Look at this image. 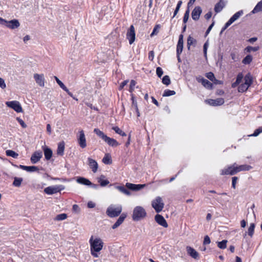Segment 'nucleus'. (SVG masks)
I'll return each mask as SVG.
<instances>
[{
	"label": "nucleus",
	"mask_w": 262,
	"mask_h": 262,
	"mask_svg": "<svg viewBox=\"0 0 262 262\" xmlns=\"http://www.w3.org/2000/svg\"><path fill=\"white\" fill-rule=\"evenodd\" d=\"M16 120H17V121L19 123V124L21 125V126L23 128L27 127V125L26 124V123L24 122V121L21 119H20L19 117H17V118H16Z\"/></svg>",
	"instance_id": "nucleus-55"
},
{
	"label": "nucleus",
	"mask_w": 262,
	"mask_h": 262,
	"mask_svg": "<svg viewBox=\"0 0 262 262\" xmlns=\"http://www.w3.org/2000/svg\"><path fill=\"white\" fill-rule=\"evenodd\" d=\"M233 168L234 169V172L231 173V174H236V173L242 171H249L252 168V167L249 165H242L239 166H236L235 164H233Z\"/></svg>",
	"instance_id": "nucleus-13"
},
{
	"label": "nucleus",
	"mask_w": 262,
	"mask_h": 262,
	"mask_svg": "<svg viewBox=\"0 0 262 262\" xmlns=\"http://www.w3.org/2000/svg\"><path fill=\"white\" fill-rule=\"evenodd\" d=\"M23 181V179L21 178L14 177L13 185L18 187L20 186Z\"/></svg>",
	"instance_id": "nucleus-33"
},
{
	"label": "nucleus",
	"mask_w": 262,
	"mask_h": 262,
	"mask_svg": "<svg viewBox=\"0 0 262 262\" xmlns=\"http://www.w3.org/2000/svg\"><path fill=\"white\" fill-rule=\"evenodd\" d=\"M67 217V215L66 213H61L58 214L56 216L54 219L55 221H63L66 219Z\"/></svg>",
	"instance_id": "nucleus-37"
},
{
	"label": "nucleus",
	"mask_w": 262,
	"mask_h": 262,
	"mask_svg": "<svg viewBox=\"0 0 262 262\" xmlns=\"http://www.w3.org/2000/svg\"><path fill=\"white\" fill-rule=\"evenodd\" d=\"M202 13V9L200 7H196L193 10L191 16H200Z\"/></svg>",
	"instance_id": "nucleus-31"
},
{
	"label": "nucleus",
	"mask_w": 262,
	"mask_h": 262,
	"mask_svg": "<svg viewBox=\"0 0 262 262\" xmlns=\"http://www.w3.org/2000/svg\"><path fill=\"white\" fill-rule=\"evenodd\" d=\"M126 216L121 215L117 220V222L113 225L112 228L115 229L118 227L124 221Z\"/></svg>",
	"instance_id": "nucleus-28"
},
{
	"label": "nucleus",
	"mask_w": 262,
	"mask_h": 262,
	"mask_svg": "<svg viewBox=\"0 0 262 262\" xmlns=\"http://www.w3.org/2000/svg\"><path fill=\"white\" fill-rule=\"evenodd\" d=\"M178 44L183 45V36L182 34L179 36Z\"/></svg>",
	"instance_id": "nucleus-61"
},
{
	"label": "nucleus",
	"mask_w": 262,
	"mask_h": 262,
	"mask_svg": "<svg viewBox=\"0 0 262 262\" xmlns=\"http://www.w3.org/2000/svg\"><path fill=\"white\" fill-rule=\"evenodd\" d=\"M0 24L11 29L17 28L20 25L19 21L17 19H14L11 20H6L2 17H0Z\"/></svg>",
	"instance_id": "nucleus-5"
},
{
	"label": "nucleus",
	"mask_w": 262,
	"mask_h": 262,
	"mask_svg": "<svg viewBox=\"0 0 262 262\" xmlns=\"http://www.w3.org/2000/svg\"><path fill=\"white\" fill-rule=\"evenodd\" d=\"M151 206L155 210L156 212H160L164 207V203L162 198L160 196H157L152 201Z\"/></svg>",
	"instance_id": "nucleus-4"
},
{
	"label": "nucleus",
	"mask_w": 262,
	"mask_h": 262,
	"mask_svg": "<svg viewBox=\"0 0 262 262\" xmlns=\"http://www.w3.org/2000/svg\"><path fill=\"white\" fill-rule=\"evenodd\" d=\"M238 17H231V18L226 23L225 26L222 28L221 34H222L229 26H230Z\"/></svg>",
	"instance_id": "nucleus-29"
},
{
	"label": "nucleus",
	"mask_w": 262,
	"mask_h": 262,
	"mask_svg": "<svg viewBox=\"0 0 262 262\" xmlns=\"http://www.w3.org/2000/svg\"><path fill=\"white\" fill-rule=\"evenodd\" d=\"M162 82L164 84L168 85L170 83V79L168 76L165 75L162 79Z\"/></svg>",
	"instance_id": "nucleus-44"
},
{
	"label": "nucleus",
	"mask_w": 262,
	"mask_h": 262,
	"mask_svg": "<svg viewBox=\"0 0 262 262\" xmlns=\"http://www.w3.org/2000/svg\"><path fill=\"white\" fill-rule=\"evenodd\" d=\"M90 245L91 254L94 257H98V252H100L103 248L104 243L102 240L99 237H94L92 236L89 240Z\"/></svg>",
	"instance_id": "nucleus-1"
},
{
	"label": "nucleus",
	"mask_w": 262,
	"mask_h": 262,
	"mask_svg": "<svg viewBox=\"0 0 262 262\" xmlns=\"http://www.w3.org/2000/svg\"><path fill=\"white\" fill-rule=\"evenodd\" d=\"M156 73L159 77H161L163 73L162 68H161L160 67L157 68Z\"/></svg>",
	"instance_id": "nucleus-53"
},
{
	"label": "nucleus",
	"mask_w": 262,
	"mask_h": 262,
	"mask_svg": "<svg viewBox=\"0 0 262 262\" xmlns=\"http://www.w3.org/2000/svg\"><path fill=\"white\" fill-rule=\"evenodd\" d=\"M182 2L181 1H179L178 2L176 9L174 10L173 16H175L177 14V13L179 11V9L182 5Z\"/></svg>",
	"instance_id": "nucleus-48"
},
{
	"label": "nucleus",
	"mask_w": 262,
	"mask_h": 262,
	"mask_svg": "<svg viewBox=\"0 0 262 262\" xmlns=\"http://www.w3.org/2000/svg\"><path fill=\"white\" fill-rule=\"evenodd\" d=\"M232 167H234L233 165H232L230 166H229L227 168H225V169H223L221 171V175H228V174L234 175V174H231L232 172H234V169Z\"/></svg>",
	"instance_id": "nucleus-25"
},
{
	"label": "nucleus",
	"mask_w": 262,
	"mask_h": 262,
	"mask_svg": "<svg viewBox=\"0 0 262 262\" xmlns=\"http://www.w3.org/2000/svg\"><path fill=\"white\" fill-rule=\"evenodd\" d=\"M131 96H132V105H133V106H134L135 107V109L136 110L138 111L137 102L135 100V96L134 94H132L131 95Z\"/></svg>",
	"instance_id": "nucleus-49"
},
{
	"label": "nucleus",
	"mask_w": 262,
	"mask_h": 262,
	"mask_svg": "<svg viewBox=\"0 0 262 262\" xmlns=\"http://www.w3.org/2000/svg\"><path fill=\"white\" fill-rule=\"evenodd\" d=\"M237 179L238 178L236 177H234L232 178V186L234 189L235 188Z\"/></svg>",
	"instance_id": "nucleus-57"
},
{
	"label": "nucleus",
	"mask_w": 262,
	"mask_h": 262,
	"mask_svg": "<svg viewBox=\"0 0 262 262\" xmlns=\"http://www.w3.org/2000/svg\"><path fill=\"white\" fill-rule=\"evenodd\" d=\"M160 27H160V25H157L155 27V28H154L152 33H151L150 36L152 37L154 35H157L158 33V32H159V30L160 29Z\"/></svg>",
	"instance_id": "nucleus-45"
},
{
	"label": "nucleus",
	"mask_w": 262,
	"mask_h": 262,
	"mask_svg": "<svg viewBox=\"0 0 262 262\" xmlns=\"http://www.w3.org/2000/svg\"><path fill=\"white\" fill-rule=\"evenodd\" d=\"M252 60V57L250 55H247L243 60V63L247 64H249Z\"/></svg>",
	"instance_id": "nucleus-39"
},
{
	"label": "nucleus",
	"mask_w": 262,
	"mask_h": 262,
	"mask_svg": "<svg viewBox=\"0 0 262 262\" xmlns=\"http://www.w3.org/2000/svg\"><path fill=\"white\" fill-rule=\"evenodd\" d=\"M261 133H262V127L256 129L254 131V133L252 135H250V136L256 137V136H257Z\"/></svg>",
	"instance_id": "nucleus-51"
},
{
	"label": "nucleus",
	"mask_w": 262,
	"mask_h": 262,
	"mask_svg": "<svg viewBox=\"0 0 262 262\" xmlns=\"http://www.w3.org/2000/svg\"><path fill=\"white\" fill-rule=\"evenodd\" d=\"M186 251L187 254L192 258L195 259H198L199 258V254L194 248L190 246H187Z\"/></svg>",
	"instance_id": "nucleus-17"
},
{
	"label": "nucleus",
	"mask_w": 262,
	"mask_h": 262,
	"mask_svg": "<svg viewBox=\"0 0 262 262\" xmlns=\"http://www.w3.org/2000/svg\"><path fill=\"white\" fill-rule=\"evenodd\" d=\"M33 78L38 85L44 87L45 85V78L43 74L35 73L33 75Z\"/></svg>",
	"instance_id": "nucleus-11"
},
{
	"label": "nucleus",
	"mask_w": 262,
	"mask_h": 262,
	"mask_svg": "<svg viewBox=\"0 0 262 262\" xmlns=\"http://www.w3.org/2000/svg\"><path fill=\"white\" fill-rule=\"evenodd\" d=\"M146 216V212L141 206H136L133 210L132 218L134 221H139Z\"/></svg>",
	"instance_id": "nucleus-3"
},
{
	"label": "nucleus",
	"mask_w": 262,
	"mask_h": 262,
	"mask_svg": "<svg viewBox=\"0 0 262 262\" xmlns=\"http://www.w3.org/2000/svg\"><path fill=\"white\" fill-rule=\"evenodd\" d=\"M112 129L114 130L116 133L120 135L121 136L124 137L126 136L125 133L123 132L119 127L118 126H113L112 127Z\"/></svg>",
	"instance_id": "nucleus-34"
},
{
	"label": "nucleus",
	"mask_w": 262,
	"mask_h": 262,
	"mask_svg": "<svg viewBox=\"0 0 262 262\" xmlns=\"http://www.w3.org/2000/svg\"><path fill=\"white\" fill-rule=\"evenodd\" d=\"M136 84V82L134 80H132L130 81V85H129V91L130 93H133V92L134 91L135 86Z\"/></svg>",
	"instance_id": "nucleus-46"
},
{
	"label": "nucleus",
	"mask_w": 262,
	"mask_h": 262,
	"mask_svg": "<svg viewBox=\"0 0 262 262\" xmlns=\"http://www.w3.org/2000/svg\"><path fill=\"white\" fill-rule=\"evenodd\" d=\"M206 76L211 81H217V80L215 79L214 75L213 73L212 72H208L206 74Z\"/></svg>",
	"instance_id": "nucleus-42"
},
{
	"label": "nucleus",
	"mask_w": 262,
	"mask_h": 262,
	"mask_svg": "<svg viewBox=\"0 0 262 262\" xmlns=\"http://www.w3.org/2000/svg\"><path fill=\"white\" fill-rule=\"evenodd\" d=\"M258 49H259L258 47H251V46H248L245 49V50L248 52H251L252 51H254V52L257 51V50H258Z\"/></svg>",
	"instance_id": "nucleus-47"
},
{
	"label": "nucleus",
	"mask_w": 262,
	"mask_h": 262,
	"mask_svg": "<svg viewBox=\"0 0 262 262\" xmlns=\"http://www.w3.org/2000/svg\"><path fill=\"white\" fill-rule=\"evenodd\" d=\"M65 148V144L63 141L60 142L58 144V148L57 149V155L62 156L64 154Z\"/></svg>",
	"instance_id": "nucleus-22"
},
{
	"label": "nucleus",
	"mask_w": 262,
	"mask_h": 262,
	"mask_svg": "<svg viewBox=\"0 0 262 262\" xmlns=\"http://www.w3.org/2000/svg\"><path fill=\"white\" fill-rule=\"evenodd\" d=\"M19 167L21 169L26 170L28 172H34L38 170V168L35 166H28L20 165Z\"/></svg>",
	"instance_id": "nucleus-24"
},
{
	"label": "nucleus",
	"mask_w": 262,
	"mask_h": 262,
	"mask_svg": "<svg viewBox=\"0 0 262 262\" xmlns=\"http://www.w3.org/2000/svg\"><path fill=\"white\" fill-rule=\"evenodd\" d=\"M7 156L12 157L14 158H17L18 154L12 150H7L6 151Z\"/></svg>",
	"instance_id": "nucleus-36"
},
{
	"label": "nucleus",
	"mask_w": 262,
	"mask_h": 262,
	"mask_svg": "<svg viewBox=\"0 0 262 262\" xmlns=\"http://www.w3.org/2000/svg\"><path fill=\"white\" fill-rule=\"evenodd\" d=\"M149 59L150 60H152L154 58V52L153 51H150L149 53V56H148Z\"/></svg>",
	"instance_id": "nucleus-63"
},
{
	"label": "nucleus",
	"mask_w": 262,
	"mask_h": 262,
	"mask_svg": "<svg viewBox=\"0 0 262 262\" xmlns=\"http://www.w3.org/2000/svg\"><path fill=\"white\" fill-rule=\"evenodd\" d=\"M128 82V80H124V81H123L120 85L119 90H122L124 88V86L127 84Z\"/></svg>",
	"instance_id": "nucleus-59"
},
{
	"label": "nucleus",
	"mask_w": 262,
	"mask_h": 262,
	"mask_svg": "<svg viewBox=\"0 0 262 262\" xmlns=\"http://www.w3.org/2000/svg\"><path fill=\"white\" fill-rule=\"evenodd\" d=\"M121 211V206H118L117 207L110 206L107 208L106 213L108 216L114 217L118 216Z\"/></svg>",
	"instance_id": "nucleus-7"
},
{
	"label": "nucleus",
	"mask_w": 262,
	"mask_h": 262,
	"mask_svg": "<svg viewBox=\"0 0 262 262\" xmlns=\"http://www.w3.org/2000/svg\"><path fill=\"white\" fill-rule=\"evenodd\" d=\"M94 132L110 146L116 147L119 145V143L115 139L107 136L99 129L95 128Z\"/></svg>",
	"instance_id": "nucleus-2"
},
{
	"label": "nucleus",
	"mask_w": 262,
	"mask_h": 262,
	"mask_svg": "<svg viewBox=\"0 0 262 262\" xmlns=\"http://www.w3.org/2000/svg\"><path fill=\"white\" fill-rule=\"evenodd\" d=\"M6 104L8 107L12 108L17 113H21L23 112L22 107L20 103L17 101H7Z\"/></svg>",
	"instance_id": "nucleus-9"
},
{
	"label": "nucleus",
	"mask_w": 262,
	"mask_h": 262,
	"mask_svg": "<svg viewBox=\"0 0 262 262\" xmlns=\"http://www.w3.org/2000/svg\"><path fill=\"white\" fill-rule=\"evenodd\" d=\"M183 48V45L178 44L177 47V54H181L182 52Z\"/></svg>",
	"instance_id": "nucleus-52"
},
{
	"label": "nucleus",
	"mask_w": 262,
	"mask_h": 262,
	"mask_svg": "<svg viewBox=\"0 0 262 262\" xmlns=\"http://www.w3.org/2000/svg\"><path fill=\"white\" fill-rule=\"evenodd\" d=\"M196 80L199 82H200L206 88L208 89H212L213 88L212 84L208 80L205 79L202 76L196 77Z\"/></svg>",
	"instance_id": "nucleus-16"
},
{
	"label": "nucleus",
	"mask_w": 262,
	"mask_h": 262,
	"mask_svg": "<svg viewBox=\"0 0 262 262\" xmlns=\"http://www.w3.org/2000/svg\"><path fill=\"white\" fill-rule=\"evenodd\" d=\"M254 228H255L254 224L251 223L250 225V227L248 228V234L251 237H252L254 234Z\"/></svg>",
	"instance_id": "nucleus-38"
},
{
	"label": "nucleus",
	"mask_w": 262,
	"mask_h": 262,
	"mask_svg": "<svg viewBox=\"0 0 262 262\" xmlns=\"http://www.w3.org/2000/svg\"><path fill=\"white\" fill-rule=\"evenodd\" d=\"M210 242H211V241H210L209 237L208 235H206L204 237L203 244L204 245H208L210 243Z\"/></svg>",
	"instance_id": "nucleus-56"
},
{
	"label": "nucleus",
	"mask_w": 262,
	"mask_h": 262,
	"mask_svg": "<svg viewBox=\"0 0 262 262\" xmlns=\"http://www.w3.org/2000/svg\"><path fill=\"white\" fill-rule=\"evenodd\" d=\"M88 207L89 208H94L95 207V204L92 201H90L88 203Z\"/></svg>",
	"instance_id": "nucleus-60"
},
{
	"label": "nucleus",
	"mask_w": 262,
	"mask_h": 262,
	"mask_svg": "<svg viewBox=\"0 0 262 262\" xmlns=\"http://www.w3.org/2000/svg\"><path fill=\"white\" fill-rule=\"evenodd\" d=\"M155 221L160 225L166 228L168 227V224L164 218V217L160 214H157L155 217Z\"/></svg>",
	"instance_id": "nucleus-18"
},
{
	"label": "nucleus",
	"mask_w": 262,
	"mask_h": 262,
	"mask_svg": "<svg viewBox=\"0 0 262 262\" xmlns=\"http://www.w3.org/2000/svg\"><path fill=\"white\" fill-rule=\"evenodd\" d=\"M125 186L133 191H139L145 186V184H135L130 183H126Z\"/></svg>",
	"instance_id": "nucleus-15"
},
{
	"label": "nucleus",
	"mask_w": 262,
	"mask_h": 262,
	"mask_svg": "<svg viewBox=\"0 0 262 262\" xmlns=\"http://www.w3.org/2000/svg\"><path fill=\"white\" fill-rule=\"evenodd\" d=\"M205 102L212 106H219L224 104V99L222 98H219L216 99H208L206 100Z\"/></svg>",
	"instance_id": "nucleus-14"
},
{
	"label": "nucleus",
	"mask_w": 262,
	"mask_h": 262,
	"mask_svg": "<svg viewBox=\"0 0 262 262\" xmlns=\"http://www.w3.org/2000/svg\"><path fill=\"white\" fill-rule=\"evenodd\" d=\"M30 39V36L28 35H26L24 38H23V41L25 43H27V42L28 41H29V40Z\"/></svg>",
	"instance_id": "nucleus-64"
},
{
	"label": "nucleus",
	"mask_w": 262,
	"mask_h": 262,
	"mask_svg": "<svg viewBox=\"0 0 262 262\" xmlns=\"http://www.w3.org/2000/svg\"><path fill=\"white\" fill-rule=\"evenodd\" d=\"M126 38L129 41L130 45L133 44L136 39L135 29L133 25H131L127 31Z\"/></svg>",
	"instance_id": "nucleus-10"
},
{
	"label": "nucleus",
	"mask_w": 262,
	"mask_h": 262,
	"mask_svg": "<svg viewBox=\"0 0 262 262\" xmlns=\"http://www.w3.org/2000/svg\"><path fill=\"white\" fill-rule=\"evenodd\" d=\"M225 6V3L223 1L221 0L218 3H217L214 7V11L216 13H219L222 11L223 8Z\"/></svg>",
	"instance_id": "nucleus-26"
},
{
	"label": "nucleus",
	"mask_w": 262,
	"mask_h": 262,
	"mask_svg": "<svg viewBox=\"0 0 262 262\" xmlns=\"http://www.w3.org/2000/svg\"><path fill=\"white\" fill-rule=\"evenodd\" d=\"M42 156V152L40 151H37L33 153L31 157V161L32 163L35 164L37 163Z\"/></svg>",
	"instance_id": "nucleus-19"
},
{
	"label": "nucleus",
	"mask_w": 262,
	"mask_h": 262,
	"mask_svg": "<svg viewBox=\"0 0 262 262\" xmlns=\"http://www.w3.org/2000/svg\"><path fill=\"white\" fill-rule=\"evenodd\" d=\"M79 135L77 136V141L79 146L84 148L86 146V138L83 130L79 132Z\"/></svg>",
	"instance_id": "nucleus-12"
},
{
	"label": "nucleus",
	"mask_w": 262,
	"mask_h": 262,
	"mask_svg": "<svg viewBox=\"0 0 262 262\" xmlns=\"http://www.w3.org/2000/svg\"><path fill=\"white\" fill-rule=\"evenodd\" d=\"M43 149L45 159L47 160H50V159L51 158V157L52 156V154H53L52 150L50 148H49L46 146L43 147Z\"/></svg>",
	"instance_id": "nucleus-23"
},
{
	"label": "nucleus",
	"mask_w": 262,
	"mask_h": 262,
	"mask_svg": "<svg viewBox=\"0 0 262 262\" xmlns=\"http://www.w3.org/2000/svg\"><path fill=\"white\" fill-rule=\"evenodd\" d=\"M89 165L94 173L97 171L98 165L97 162L91 158H88Z\"/></svg>",
	"instance_id": "nucleus-20"
},
{
	"label": "nucleus",
	"mask_w": 262,
	"mask_h": 262,
	"mask_svg": "<svg viewBox=\"0 0 262 262\" xmlns=\"http://www.w3.org/2000/svg\"><path fill=\"white\" fill-rule=\"evenodd\" d=\"M196 43V40L194 39L193 37L191 36H189L187 38V46L188 47V49H189V47L190 46H195Z\"/></svg>",
	"instance_id": "nucleus-35"
},
{
	"label": "nucleus",
	"mask_w": 262,
	"mask_h": 262,
	"mask_svg": "<svg viewBox=\"0 0 262 262\" xmlns=\"http://www.w3.org/2000/svg\"><path fill=\"white\" fill-rule=\"evenodd\" d=\"M105 178V177L104 175H101L99 178H98V182L102 187H104L110 183V182Z\"/></svg>",
	"instance_id": "nucleus-27"
},
{
	"label": "nucleus",
	"mask_w": 262,
	"mask_h": 262,
	"mask_svg": "<svg viewBox=\"0 0 262 262\" xmlns=\"http://www.w3.org/2000/svg\"><path fill=\"white\" fill-rule=\"evenodd\" d=\"M0 88L2 89H5L6 88V84L4 79L0 77Z\"/></svg>",
	"instance_id": "nucleus-54"
},
{
	"label": "nucleus",
	"mask_w": 262,
	"mask_h": 262,
	"mask_svg": "<svg viewBox=\"0 0 262 262\" xmlns=\"http://www.w3.org/2000/svg\"><path fill=\"white\" fill-rule=\"evenodd\" d=\"M243 78V75L242 74V73H239L237 76L236 81L238 83H240Z\"/></svg>",
	"instance_id": "nucleus-58"
},
{
	"label": "nucleus",
	"mask_w": 262,
	"mask_h": 262,
	"mask_svg": "<svg viewBox=\"0 0 262 262\" xmlns=\"http://www.w3.org/2000/svg\"><path fill=\"white\" fill-rule=\"evenodd\" d=\"M244 14V12L243 10H240L236 13H235L232 16H240Z\"/></svg>",
	"instance_id": "nucleus-62"
},
{
	"label": "nucleus",
	"mask_w": 262,
	"mask_h": 262,
	"mask_svg": "<svg viewBox=\"0 0 262 262\" xmlns=\"http://www.w3.org/2000/svg\"><path fill=\"white\" fill-rule=\"evenodd\" d=\"M55 79L57 83L59 84L61 89H62L64 91H68L67 88L57 77L55 76Z\"/></svg>",
	"instance_id": "nucleus-43"
},
{
	"label": "nucleus",
	"mask_w": 262,
	"mask_h": 262,
	"mask_svg": "<svg viewBox=\"0 0 262 262\" xmlns=\"http://www.w3.org/2000/svg\"><path fill=\"white\" fill-rule=\"evenodd\" d=\"M227 240H223L222 242H220L217 243V246L222 249H224L227 247Z\"/></svg>",
	"instance_id": "nucleus-41"
},
{
	"label": "nucleus",
	"mask_w": 262,
	"mask_h": 262,
	"mask_svg": "<svg viewBox=\"0 0 262 262\" xmlns=\"http://www.w3.org/2000/svg\"><path fill=\"white\" fill-rule=\"evenodd\" d=\"M115 188L127 195H130L131 194L130 192L123 186H116Z\"/></svg>",
	"instance_id": "nucleus-30"
},
{
	"label": "nucleus",
	"mask_w": 262,
	"mask_h": 262,
	"mask_svg": "<svg viewBox=\"0 0 262 262\" xmlns=\"http://www.w3.org/2000/svg\"><path fill=\"white\" fill-rule=\"evenodd\" d=\"M262 11V0L260 1L256 5L254 9L251 11L252 14L256 13L258 12Z\"/></svg>",
	"instance_id": "nucleus-32"
},
{
	"label": "nucleus",
	"mask_w": 262,
	"mask_h": 262,
	"mask_svg": "<svg viewBox=\"0 0 262 262\" xmlns=\"http://www.w3.org/2000/svg\"><path fill=\"white\" fill-rule=\"evenodd\" d=\"M102 161H103V163H104L105 164H107L111 163V162H112L111 159L108 156H105L103 158Z\"/></svg>",
	"instance_id": "nucleus-50"
},
{
	"label": "nucleus",
	"mask_w": 262,
	"mask_h": 262,
	"mask_svg": "<svg viewBox=\"0 0 262 262\" xmlns=\"http://www.w3.org/2000/svg\"><path fill=\"white\" fill-rule=\"evenodd\" d=\"M63 189H64V186L62 185L51 186L45 188L44 192L47 194L51 195L60 192Z\"/></svg>",
	"instance_id": "nucleus-8"
},
{
	"label": "nucleus",
	"mask_w": 262,
	"mask_h": 262,
	"mask_svg": "<svg viewBox=\"0 0 262 262\" xmlns=\"http://www.w3.org/2000/svg\"><path fill=\"white\" fill-rule=\"evenodd\" d=\"M176 94V92L172 90H166L163 94V97H168L172 95H174Z\"/></svg>",
	"instance_id": "nucleus-40"
},
{
	"label": "nucleus",
	"mask_w": 262,
	"mask_h": 262,
	"mask_svg": "<svg viewBox=\"0 0 262 262\" xmlns=\"http://www.w3.org/2000/svg\"><path fill=\"white\" fill-rule=\"evenodd\" d=\"M245 82L240 85L238 91L239 92H244L246 91L252 82V79L251 75L248 74L244 78Z\"/></svg>",
	"instance_id": "nucleus-6"
},
{
	"label": "nucleus",
	"mask_w": 262,
	"mask_h": 262,
	"mask_svg": "<svg viewBox=\"0 0 262 262\" xmlns=\"http://www.w3.org/2000/svg\"><path fill=\"white\" fill-rule=\"evenodd\" d=\"M76 182L80 184L90 186L92 185L91 182L88 179H86L84 177H78L76 179Z\"/></svg>",
	"instance_id": "nucleus-21"
}]
</instances>
